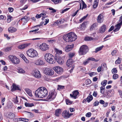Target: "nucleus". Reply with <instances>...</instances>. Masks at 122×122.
Returning <instances> with one entry per match:
<instances>
[{"mask_svg": "<svg viewBox=\"0 0 122 122\" xmlns=\"http://www.w3.org/2000/svg\"><path fill=\"white\" fill-rule=\"evenodd\" d=\"M13 101L15 103H17L18 102V98L17 96H16L15 98H14L13 99Z\"/></svg>", "mask_w": 122, "mask_h": 122, "instance_id": "42", "label": "nucleus"}, {"mask_svg": "<svg viewBox=\"0 0 122 122\" xmlns=\"http://www.w3.org/2000/svg\"><path fill=\"white\" fill-rule=\"evenodd\" d=\"M66 102L67 104H71L72 102V101H70L68 99L66 100Z\"/></svg>", "mask_w": 122, "mask_h": 122, "instance_id": "47", "label": "nucleus"}, {"mask_svg": "<svg viewBox=\"0 0 122 122\" xmlns=\"http://www.w3.org/2000/svg\"><path fill=\"white\" fill-rule=\"evenodd\" d=\"M106 29V26L105 25H103L100 29V32L102 33H103L105 31Z\"/></svg>", "mask_w": 122, "mask_h": 122, "instance_id": "23", "label": "nucleus"}, {"mask_svg": "<svg viewBox=\"0 0 122 122\" xmlns=\"http://www.w3.org/2000/svg\"><path fill=\"white\" fill-rule=\"evenodd\" d=\"M88 60L89 61H94L96 62H97V61H98L97 60L95 59L93 57H91L88 58Z\"/></svg>", "mask_w": 122, "mask_h": 122, "instance_id": "39", "label": "nucleus"}, {"mask_svg": "<svg viewBox=\"0 0 122 122\" xmlns=\"http://www.w3.org/2000/svg\"><path fill=\"white\" fill-rule=\"evenodd\" d=\"M49 46L45 43H43L39 46L40 49L42 51H45L49 49Z\"/></svg>", "mask_w": 122, "mask_h": 122, "instance_id": "9", "label": "nucleus"}, {"mask_svg": "<svg viewBox=\"0 0 122 122\" xmlns=\"http://www.w3.org/2000/svg\"><path fill=\"white\" fill-rule=\"evenodd\" d=\"M20 56L23 60L26 58L25 56L23 54H20Z\"/></svg>", "mask_w": 122, "mask_h": 122, "instance_id": "64", "label": "nucleus"}, {"mask_svg": "<svg viewBox=\"0 0 122 122\" xmlns=\"http://www.w3.org/2000/svg\"><path fill=\"white\" fill-rule=\"evenodd\" d=\"M87 24V21H86L83 22L81 25L80 28H81L82 29L84 30L85 28L86 27Z\"/></svg>", "mask_w": 122, "mask_h": 122, "instance_id": "26", "label": "nucleus"}, {"mask_svg": "<svg viewBox=\"0 0 122 122\" xmlns=\"http://www.w3.org/2000/svg\"><path fill=\"white\" fill-rule=\"evenodd\" d=\"M11 47H8L5 49V52H8L11 50Z\"/></svg>", "mask_w": 122, "mask_h": 122, "instance_id": "50", "label": "nucleus"}, {"mask_svg": "<svg viewBox=\"0 0 122 122\" xmlns=\"http://www.w3.org/2000/svg\"><path fill=\"white\" fill-rule=\"evenodd\" d=\"M19 86L17 85L15 83H13L12 85V86L11 87V91L12 92L15 90H20Z\"/></svg>", "mask_w": 122, "mask_h": 122, "instance_id": "14", "label": "nucleus"}, {"mask_svg": "<svg viewBox=\"0 0 122 122\" xmlns=\"http://www.w3.org/2000/svg\"><path fill=\"white\" fill-rule=\"evenodd\" d=\"M93 97L92 95H89V96L87 97L86 99V100L88 102H90L93 99Z\"/></svg>", "mask_w": 122, "mask_h": 122, "instance_id": "30", "label": "nucleus"}, {"mask_svg": "<svg viewBox=\"0 0 122 122\" xmlns=\"http://www.w3.org/2000/svg\"><path fill=\"white\" fill-rule=\"evenodd\" d=\"M26 53L28 56L31 58L37 57L38 55L37 51L32 48L29 49Z\"/></svg>", "mask_w": 122, "mask_h": 122, "instance_id": "3", "label": "nucleus"}, {"mask_svg": "<svg viewBox=\"0 0 122 122\" xmlns=\"http://www.w3.org/2000/svg\"><path fill=\"white\" fill-rule=\"evenodd\" d=\"M74 45L71 44L67 45L65 48V51L66 52H68L71 51L73 48Z\"/></svg>", "mask_w": 122, "mask_h": 122, "instance_id": "16", "label": "nucleus"}, {"mask_svg": "<svg viewBox=\"0 0 122 122\" xmlns=\"http://www.w3.org/2000/svg\"><path fill=\"white\" fill-rule=\"evenodd\" d=\"M57 95V93L55 90L49 92V95L46 99L47 101H50L54 99Z\"/></svg>", "mask_w": 122, "mask_h": 122, "instance_id": "6", "label": "nucleus"}, {"mask_svg": "<svg viewBox=\"0 0 122 122\" xmlns=\"http://www.w3.org/2000/svg\"><path fill=\"white\" fill-rule=\"evenodd\" d=\"M55 59L59 64L62 65L64 61L63 59L60 56L55 57Z\"/></svg>", "mask_w": 122, "mask_h": 122, "instance_id": "13", "label": "nucleus"}, {"mask_svg": "<svg viewBox=\"0 0 122 122\" xmlns=\"http://www.w3.org/2000/svg\"><path fill=\"white\" fill-rule=\"evenodd\" d=\"M9 57L10 61L14 64H18L20 62L19 59L15 56L10 55Z\"/></svg>", "mask_w": 122, "mask_h": 122, "instance_id": "7", "label": "nucleus"}, {"mask_svg": "<svg viewBox=\"0 0 122 122\" xmlns=\"http://www.w3.org/2000/svg\"><path fill=\"white\" fill-rule=\"evenodd\" d=\"M112 72L113 74L116 73L117 72V70L116 68H113L112 70Z\"/></svg>", "mask_w": 122, "mask_h": 122, "instance_id": "45", "label": "nucleus"}, {"mask_svg": "<svg viewBox=\"0 0 122 122\" xmlns=\"http://www.w3.org/2000/svg\"><path fill=\"white\" fill-rule=\"evenodd\" d=\"M96 24L94 23L92 24L91 26V27L90 28V30H92V29L94 28L96 26Z\"/></svg>", "mask_w": 122, "mask_h": 122, "instance_id": "51", "label": "nucleus"}, {"mask_svg": "<svg viewBox=\"0 0 122 122\" xmlns=\"http://www.w3.org/2000/svg\"><path fill=\"white\" fill-rule=\"evenodd\" d=\"M58 87L57 88V90H59L63 89L64 87V86H62L58 85Z\"/></svg>", "mask_w": 122, "mask_h": 122, "instance_id": "48", "label": "nucleus"}, {"mask_svg": "<svg viewBox=\"0 0 122 122\" xmlns=\"http://www.w3.org/2000/svg\"><path fill=\"white\" fill-rule=\"evenodd\" d=\"M97 94V93L96 91H94L93 95L95 97H96Z\"/></svg>", "mask_w": 122, "mask_h": 122, "instance_id": "61", "label": "nucleus"}, {"mask_svg": "<svg viewBox=\"0 0 122 122\" xmlns=\"http://www.w3.org/2000/svg\"><path fill=\"white\" fill-rule=\"evenodd\" d=\"M88 74L91 77H92L94 75H95L96 74V73L94 72H92L91 73H89Z\"/></svg>", "mask_w": 122, "mask_h": 122, "instance_id": "46", "label": "nucleus"}, {"mask_svg": "<svg viewBox=\"0 0 122 122\" xmlns=\"http://www.w3.org/2000/svg\"><path fill=\"white\" fill-rule=\"evenodd\" d=\"M107 82V80H104L102 82L101 84L103 86H105L106 85Z\"/></svg>", "mask_w": 122, "mask_h": 122, "instance_id": "43", "label": "nucleus"}, {"mask_svg": "<svg viewBox=\"0 0 122 122\" xmlns=\"http://www.w3.org/2000/svg\"><path fill=\"white\" fill-rule=\"evenodd\" d=\"M26 45L25 44L21 45L19 46L18 48L20 49H23L25 48L26 47Z\"/></svg>", "mask_w": 122, "mask_h": 122, "instance_id": "38", "label": "nucleus"}, {"mask_svg": "<svg viewBox=\"0 0 122 122\" xmlns=\"http://www.w3.org/2000/svg\"><path fill=\"white\" fill-rule=\"evenodd\" d=\"M103 47V46H101L99 47H98L97 48L95 49V52L96 53H97V52L101 50L102 49Z\"/></svg>", "mask_w": 122, "mask_h": 122, "instance_id": "35", "label": "nucleus"}, {"mask_svg": "<svg viewBox=\"0 0 122 122\" xmlns=\"http://www.w3.org/2000/svg\"><path fill=\"white\" fill-rule=\"evenodd\" d=\"M44 73L46 75L52 76L54 74V71L51 68H46L44 71Z\"/></svg>", "mask_w": 122, "mask_h": 122, "instance_id": "8", "label": "nucleus"}, {"mask_svg": "<svg viewBox=\"0 0 122 122\" xmlns=\"http://www.w3.org/2000/svg\"><path fill=\"white\" fill-rule=\"evenodd\" d=\"M33 74L34 76L37 78H39L41 77V75L40 71L38 70L35 71Z\"/></svg>", "mask_w": 122, "mask_h": 122, "instance_id": "17", "label": "nucleus"}, {"mask_svg": "<svg viewBox=\"0 0 122 122\" xmlns=\"http://www.w3.org/2000/svg\"><path fill=\"white\" fill-rule=\"evenodd\" d=\"M44 62L40 59L36 60L35 62V64L36 65H41L44 64Z\"/></svg>", "mask_w": 122, "mask_h": 122, "instance_id": "19", "label": "nucleus"}, {"mask_svg": "<svg viewBox=\"0 0 122 122\" xmlns=\"http://www.w3.org/2000/svg\"><path fill=\"white\" fill-rule=\"evenodd\" d=\"M18 72L20 73H25V71L23 69L19 68L18 70Z\"/></svg>", "mask_w": 122, "mask_h": 122, "instance_id": "34", "label": "nucleus"}, {"mask_svg": "<svg viewBox=\"0 0 122 122\" xmlns=\"http://www.w3.org/2000/svg\"><path fill=\"white\" fill-rule=\"evenodd\" d=\"M114 26H112L108 30V32H110L112 30H113L114 29Z\"/></svg>", "mask_w": 122, "mask_h": 122, "instance_id": "62", "label": "nucleus"}, {"mask_svg": "<svg viewBox=\"0 0 122 122\" xmlns=\"http://www.w3.org/2000/svg\"><path fill=\"white\" fill-rule=\"evenodd\" d=\"M121 60V58L118 57V59L115 61V63L116 64H119L120 63Z\"/></svg>", "mask_w": 122, "mask_h": 122, "instance_id": "37", "label": "nucleus"}, {"mask_svg": "<svg viewBox=\"0 0 122 122\" xmlns=\"http://www.w3.org/2000/svg\"><path fill=\"white\" fill-rule=\"evenodd\" d=\"M88 51L87 46L86 45H83L80 48L79 53L80 55H84Z\"/></svg>", "mask_w": 122, "mask_h": 122, "instance_id": "5", "label": "nucleus"}, {"mask_svg": "<svg viewBox=\"0 0 122 122\" xmlns=\"http://www.w3.org/2000/svg\"><path fill=\"white\" fill-rule=\"evenodd\" d=\"M25 112L27 113L26 114L29 117L31 118L33 117L34 115L32 113L29 112Z\"/></svg>", "mask_w": 122, "mask_h": 122, "instance_id": "33", "label": "nucleus"}, {"mask_svg": "<svg viewBox=\"0 0 122 122\" xmlns=\"http://www.w3.org/2000/svg\"><path fill=\"white\" fill-rule=\"evenodd\" d=\"M77 39L76 36L74 32L70 33L63 36V39L67 42L74 41Z\"/></svg>", "mask_w": 122, "mask_h": 122, "instance_id": "2", "label": "nucleus"}, {"mask_svg": "<svg viewBox=\"0 0 122 122\" xmlns=\"http://www.w3.org/2000/svg\"><path fill=\"white\" fill-rule=\"evenodd\" d=\"M118 75L117 74H114L113 76V78L114 79H116L118 77Z\"/></svg>", "mask_w": 122, "mask_h": 122, "instance_id": "44", "label": "nucleus"}, {"mask_svg": "<svg viewBox=\"0 0 122 122\" xmlns=\"http://www.w3.org/2000/svg\"><path fill=\"white\" fill-rule=\"evenodd\" d=\"M73 62L72 60L71 59H68L66 62V65L69 67H70L72 66V64Z\"/></svg>", "mask_w": 122, "mask_h": 122, "instance_id": "18", "label": "nucleus"}, {"mask_svg": "<svg viewBox=\"0 0 122 122\" xmlns=\"http://www.w3.org/2000/svg\"><path fill=\"white\" fill-rule=\"evenodd\" d=\"M8 11L10 12H11L13 11V9L12 7H9L8 8Z\"/></svg>", "mask_w": 122, "mask_h": 122, "instance_id": "60", "label": "nucleus"}, {"mask_svg": "<svg viewBox=\"0 0 122 122\" xmlns=\"http://www.w3.org/2000/svg\"><path fill=\"white\" fill-rule=\"evenodd\" d=\"M62 117L65 119H67L70 117V116L72 115V114H69V112L65 110L62 113Z\"/></svg>", "mask_w": 122, "mask_h": 122, "instance_id": "10", "label": "nucleus"}, {"mask_svg": "<svg viewBox=\"0 0 122 122\" xmlns=\"http://www.w3.org/2000/svg\"><path fill=\"white\" fill-rule=\"evenodd\" d=\"M70 9L69 8H66L64 10H62V11L61 12V13H63L64 12L67 11Z\"/></svg>", "mask_w": 122, "mask_h": 122, "instance_id": "57", "label": "nucleus"}, {"mask_svg": "<svg viewBox=\"0 0 122 122\" xmlns=\"http://www.w3.org/2000/svg\"><path fill=\"white\" fill-rule=\"evenodd\" d=\"M53 69L58 74H61L63 71L62 68L59 66H56L53 68Z\"/></svg>", "mask_w": 122, "mask_h": 122, "instance_id": "11", "label": "nucleus"}, {"mask_svg": "<svg viewBox=\"0 0 122 122\" xmlns=\"http://www.w3.org/2000/svg\"><path fill=\"white\" fill-rule=\"evenodd\" d=\"M34 28H31V29L32 30L30 31L29 32H30L31 33L34 32L35 33H39V31H38L36 32L37 31L39 30V28H37L36 29H34Z\"/></svg>", "mask_w": 122, "mask_h": 122, "instance_id": "32", "label": "nucleus"}, {"mask_svg": "<svg viewBox=\"0 0 122 122\" xmlns=\"http://www.w3.org/2000/svg\"><path fill=\"white\" fill-rule=\"evenodd\" d=\"M117 52V51L116 50H114L112 52L111 54L112 56H113L116 55Z\"/></svg>", "mask_w": 122, "mask_h": 122, "instance_id": "52", "label": "nucleus"}, {"mask_svg": "<svg viewBox=\"0 0 122 122\" xmlns=\"http://www.w3.org/2000/svg\"><path fill=\"white\" fill-rule=\"evenodd\" d=\"M8 117L9 118L11 119H12L14 118L15 117V114L11 112L9 113L8 114Z\"/></svg>", "mask_w": 122, "mask_h": 122, "instance_id": "28", "label": "nucleus"}, {"mask_svg": "<svg viewBox=\"0 0 122 122\" xmlns=\"http://www.w3.org/2000/svg\"><path fill=\"white\" fill-rule=\"evenodd\" d=\"M99 104V102L97 101L93 103V105L94 106H97Z\"/></svg>", "mask_w": 122, "mask_h": 122, "instance_id": "53", "label": "nucleus"}, {"mask_svg": "<svg viewBox=\"0 0 122 122\" xmlns=\"http://www.w3.org/2000/svg\"><path fill=\"white\" fill-rule=\"evenodd\" d=\"M49 9L50 10H52V11H51V13H54L56 12V10L52 8H49Z\"/></svg>", "mask_w": 122, "mask_h": 122, "instance_id": "58", "label": "nucleus"}, {"mask_svg": "<svg viewBox=\"0 0 122 122\" xmlns=\"http://www.w3.org/2000/svg\"><path fill=\"white\" fill-rule=\"evenodd\" d=\"M25 105L26 107H32L34 106V105L33 103H25Z\"/></svg>", "mask_w": 122, "mask_h": 122, "instance_id": "31", "label": "nucleus"}, {"mask_svg": "<svg viewBox=\"0 0 122 122\" xmlns=\"http://www.w3.org/2000/svg\"><path fill=\"white\" fill-rule=\"evenodd\" d=\"M89 62V60H88V59L86 60V61L83 62V64L84 65H86L88 64Z\"/></svg>", "mask_w": 122, "mask_h": 122, "instance_id": "56", "label": "nucleus"}, {"mask_svg": "<svg viewBox=\"0 0 122 122\" xmlns=\"http://www.w3.org/2000/svg\"><path fill=\"white\" fill-rule=\"evenodd\" d=\"M122 25L119 23L115 25L116 28L113 31L116 32L118 31L121 27Z\"/></svg>", "mask_w": 122, "mask_h": 122, "instance_id": "21", "label": "nucleus"}, {"mask_svg": "<svg viewBox=\"0 0 122 122\" xmlns=\"http://www.w3.org/2000/svg\"><path fill=\"white\" fill-rule=\"evenodd\" d=\"M98 5V0H95L94 2V4L93 5V7L95 8L97 7Z\"/></svg>", "mask_w": 122, "mask_h": 122, "instance_id": "29", "label": "nucleus"}, {"mask_svg": "<svg viewBox=\"0 0 122 122\" xmlns=\"http://www.w3.org/2000/svg\"><path fill=\"white\" fill-rule=\"evenodd\" d=\"M25 90L27 94L30 96H31L32 95L30 90L28 88H25Z\"/></svg>", "mask_w": 122, "mask_h": 122, "instance_id": "27", "label": "nucleus"}, {"mask_svg": "<svg viewBox=\"0 0 122 122\" xmlns=\"http://www.w3.org/2000/svg\"><path fill=\"white\" fill-rule=\"evenodd\" d=\"M30 19V17L25 16L21 18L20 20L23 22L22 24L24 25Z\"/></svg>", "mask_w": 122, "mask_h": 122, "instance_id": "15", "label": "nucleus"}, {"mask_svg": "<svg viewBox=\"0 0 122 122\" xmlns=\"http://www.w3.org/2000/svg\"><path fill=\"white\" fill-rule=\"evenodd\" d=\"M48 93V91L45 88L41 87L38 88L35 91V96L37 97L43 98L46 96Z\"/></svg>", "mask_w": 122, "mask_h": 122, "instance_id": "1", "label": "nucleus"}, {"mask_svg": "<svg viewBox=\"0 0 122 122\" xmlns=\"http://www.w3.org/2000/svg\"><path fill=\"white\" fill-rule=\"evenodd\" d=\"M45 58L46 61L51 64L54 63L55 61L54 60V56L51 54L47 53L45 55Z\"/></svg>", "mask_w": 122, "mask_h": 122, "instance_id": "4", "label": "nucleus"}, {"mask_svg": "<svg viewBox=\"0 0 122 122\" xmlns=\"http://www.w3.org/2000/svg\"><path fill=\"white\" fill-rule=\"evenodd\" d=\"M17 29L13 27H10L8 29V31L9 32L13 33L16 31Z\"/></svg>", "mask_w": 122, "mask_h": 122, "instance_id": "25", "label": "nucleus"}, {"mask_svg": "<svg viewBox=\"0 0 122 122\" xmlns=\"http://www.w3.org/2000/svg\"><path fill=\"white\" fill-rule=\"evenodd\" d=\"M55 51L56 53L55 57L60 56V55L62 53V51H61L59 50L56 48H55Z\"/></svg>", "mask_w": 122, "mask_h": 122, "instance_id": "22", "label": "nucleus"}, {"mask_svg": "<svg viewBox=\"0 0 122 122\" xmlns=\"http://www.w3.org/2000/svg\"><path fill=\"white\" fill-rule=\"evenodd\" d=\"M92 37H86L85 38V40L86 41H90L92 40Z\"/></svg>", "mask_w": 122, "mask_h": 122, "instance_id": "41", "label": "nucleus"}, {"mask_svg": "<svg viewBox=\"0 0 122 122\" xmlns=\"http://www.w3.org/2000/svg\"><path fill=\"white\" fill-rule=\"evenodd\" d=\"M82 10L83 8H85L86 7V5L85 3L83 1H82Z\"/></svg>", "mask_w": 122, "mask_h": 122, "instance_id": "49", "label": "nucleus"}, {"mask_svg": "<svg viewBox=\"0 0 122 122\" xmlns=\"http://www.w3.org/2000/svg\"><path fill=\"white\" fill-rule=\"evenodd\" d=\"M72 93V94H70V97L75 99H76L77 98V96L79 94V92L77 90H75L73 91Z\"/></svg>", "mask_w": 122, "mask_h": 122, "instance_id": "12", "label": "nucleus"}, {"mask_svg": "<svg viewBox=\"0 0 122 122\" xmlns=\"http://www.w3.org/2000/svg\"><path fill=\"white\" fill-rule=\"evenodd\" d=\"M103 21V16L101 14H100L98 17L97 21L98 22L101 23Z\"/></svg>", "mask_w": 122, "mask_h": 122, "instance_id": "20", "label": "nucleus"}, {"mask_svg": "<svg viewBox=\"0 0 122 122\" xmlns=\"http://www.w3.org/2000/svg\"><path fill=\"white\" fill-rule=\"evenodd\" d=\"M61 112V109H56L55 111V115L57 117H58Z\"/></svg>", "mask_w": 122, "mask_h": 122, "instance_id": "24", "label": "nucleus"}, {"mask_svg": "<svg viewBox=\"0 0 122 122\" xmlns=\"http://www.w3.org/2000/svg\"><path fill=\"white\" fill-rule=\"evenodd\" d=\"M91 83V80L89 79H87L85 81V84L86 85H88L90 84Z\"/></svg>", "mask_w": 122, "mask_h": 122, "instance_id": "36", "label": "nucleus"}, {"mask_svg": "<svg viewBox=\"0 0 122 122\" xmlns=\"http://www.w3.org/2000/svg\"><path fill=\"white\" fill-rule=\"evenodd\" d=\"M74 55V54L73 53H69L68 54L69 57L70 58H72Z\"/></svg>", "mask_w": 122, "mask_h": 122, "instance_id": "54", "label": "nucleus"}, {"mask_svg": "<svg viewBox=\"0 0 122 122\" xmlns=\"http://www.w3.org/2000/svg\"><path fill=\"white\" fill-rule=\"evenodd\" d=\"M47 41L49 43H53L55 42L56 40H48Z\"/></svg>", "mask_w": 122, "mask_h": 122, "instance_id": "55", "label": "nucleus"}, {"mask_svg": "<svg viewBox=\"0 0 122 122\" xmlns=\"http://www.w3.org/2000/svg\"><path fill=\"white\" fill-rule=\"evenodd\" d=\"M54 3L56 4H57L58 3H60L61 2V0H51Z\"/></svg>", "mask_w": 122, "mask_h": 122, "instance_id": "40", "label": "nucleus"}, {"mask_svg": "<svg viewBox=\"0 0 122 122\" xmlns=\"http://www.w3.org/2000/svg\"><path fill=\"white\" fill-rule=\"evenodd\" d=\"M102 66H99L97 69V70L98 72H99L101 71Z\"/></svg>", "mask_w": 122, "mask_h": 122, "instance_id": "63", "label": "nucleus"}, {"mask_svg": "<svg viewBox=\"0 0 122 122\" xmlns=\"http://www.w3.org/2000/svg\"><path fill=\"white\" fill-rule=\"evenodd\" d=\"M91 113L90 112H89L87 113L86 114V116L88 117H91Z\"/></svg>", "mask_w": 122, "mask_h": 122, "instance_id": "59", "label": "nucleus"}]
</instances>
